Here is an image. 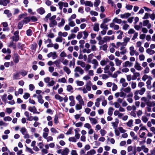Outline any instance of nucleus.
I'll list each match as a JSON object with an SVG mask.
<instances>
[{
    "mask_svg": "<svg viewBox=\"0 0 155 155\" xmlns=\"http://www.w3.org/2000/svg\"><path fill=\"white\" fill-rule=\"evenodd\" d=\"M114 63L110 61L109 64L107 65L104 68V73H107L109 75H111L112 72L115 70V68L114 67Z\"/></svg>",
    "mask_w": 155,
    "mask_h": 155,
    "instance_id": "1",
    "label": "nucleus"
},
{
    "mask_svg": "<svg viewBox=\"0 0 155 155\" xmlns=\"http://www.w3.org/2000/svg\"><path fill=\"white\" fill-rule=\"evenodd\" d=\"M75 73L74 76L75 77H79L80 75L83 74L84 73V70L80 67H76L74 69Z\"/></svg>",
    "mask_w": 155,
    "mask_h": 155,
    "instance_id": "2",
    "label": "nucleus"
},
{
    "mask_svg": "<svg viewBox=\"0 0 155 155\" xmlns=\"http://www.w3.org/2000/svg\"><path fill=\"white\" fill-rule=\"evenodd\" d=\"M92 83L90 81H87L85 85V87H83L82 91L84 94H86L87 93V91H90L91 90V86Z\"/></svg>",
    "mask_w": 155,
    "mask_h": 155,
    "instance_id": "3",
    "label": "nucleus"
},
{
    "mask_svg": "<svg viewBox=\"0 0 155 155\" xmlns=\"http://www.w3.org/2000/svg\"><path fill=\"white\" fill-rule=\"evenodd\" d=\"M146 91V89L144 87L142 88L140 90H137L135 91L136 94H139L140 95H142Z\"/></svg>",
    "mask_w": 155,
    "mask_h": 155,
    "instance_id": "4",
    "label": "nucleus"
},
{
    "mask_svg": "<svg viewBox=\"0 0 155 155\" xmlns=\"http://www.w3.org/2000/svg\"><path fill=\"white\" fill-rule=\"evenodd\" d=\"M47 56L49 58L52 57L53 59H55L57 57L56 52H51L47 54Z\"/></svg>",
    "mask_w": 155,
    "mask_h": 155,
    "instance_id": "5",
    "label": "nucleus"
},
{
    "mask_svg": "<svg viewBox=\"0 0 155 155\" xmlns=\"http://www.w3.org/2000/svg\"><path fill=\"white\" fill-rule=\"evenodd\" d=\"M125 81L126 80L124 78H121L120 80V83L122 84V86L124 87H127L128 85V83Z\"/></svg>",
    "mask_w": 155,
    "mask_h": 155,
    "instance_id": "6",
    "label": "nucleus"
},
{
    "mask_svg": "<svg viewBox=\"0 0 155 155\" xmlns=\"http://www.w3.org/2000/svg\"><path fill=\"white\" fill-rule=\"evenodd\" d=\"M20 73L18 72H16L14 73L13 76V80H18L20 79Z\"/></svg>",
    "mask_w": 155,
    "mask_h": 155,
    "instance_id": "7",
    "label": "nucleus"
},
{
    "mask_svg": "<svg viewBox=\"0 0 155 155\" xmlns=\"http://www.w3.org/2000/svg\"><path fill=\"white\" fill-rule=\"evenodd\" d=\"M10 1L9 0H0V5L4 6H7V4Z\"/></svg>",
    "mask_w": 155,
    "mask_h": 155,
    "instance_id": "8",
    "label": "nucleus"
},
{
    "mask_svg": "<svg viewBox=\"0 0 155 155\" xmlns=\"http://www.w3.org/2000/svg\"><path fill=\"white\" fill-rule=\"evenodd\" d=\"M133 65V63L130 62L129 61H127L123 65V67H130L132 66Z\"/></svg>",
    "mask_w": 155,
    "mask_h": 155,
    "instance_id": "9",
    "label": "nucleus"
},
{
    "mask_svg": "<svg viewBox=\"0 0 155 155\" xmlns=\"http://www.w3.org/2000/svg\"><path fill=\"white\" fill-rule=\"evenodd\" d=\"M134 68L136 70L138 71H140L142 69V68L140 66V64L137 61L135 62Z\"/></svg>",
    "mask_w": 155,
    "mask_h": 155,
    "instance_id": "10",
    "label": "nucleus"
},
{
    "mask_svg": "<svg viewBox=\"0 0 155 155\" xmlns=\"http://www.w3.org/2000/svg\"><path fill=\"white\" fill-rule=\"evenodd\" d=\"M57 25V22L55 20L50 21L49 26L51 28H53L54 26H56Z\"/></svg>",
    "mask_w": 155,
    "mask_h": 155,
    "instance_id": "11",
    "label": "nucleus"
},
{
    "mask_svg": "<svg viewBox=\"0 0 155 155\" xmlns=\"http://www.w3.org/2000/svg\"><path fill=\"white\" fill-rule=\"evenodd\" d=\"M131 15V14L129 13H125L124 14L120 15V18H127Z\"/></svg>",
    "mask_w": 155,
    "mask_h": 155,
    "instance_id": "12",
    "label": "nucleus"
},
{
    "mask_svg": "<svg viewBox=\"0 0 155 155\" xmlns=\"http://www.w3.org/2000/svg\"><path fill=\"white\" fill-rule=\"evenodd\" d=\"M19 56L18 54H15L14 55V57L13 58V59L14 62L17 63L19 62V60L18 58Z\"/></svg>",
    "mask_w": 155,
    "mask_h": 155,
    "instance_id": "13",
    "label": "nucleus"
},
{
    "mask_svg": "<svg viewBox=\"0 0 155 155\" xmlns=\"http://www.w3.org/2000/svg\"><path fill=\"white\" fill-rule=\"evenodd\" d=\"M93 30L94 31L98 32L99 30V25L98 23H95L94 24L93 27Z\"/></svg>",
    "mask_w": 155,
    "mask_h": 155,
    "instance_id": "14",
    "label": "nucleus"
},
{
    "mask_svg": "<svg viewBox=\"0 0 155 155\" xmlns=\"http://www.w3.org/2000/svg\"><path fill=\"white\" fill-rule=\"evenodd\" d=\"M28 110L31 112H33L34 113H36L37 111L36 108L35 106L33 107H29L28 108Z\"/></svg>",
    "mask_w": 155,
    "mask_h": 155,
    "instance_id": "15",
    "label": "nucleus"
},
{
    "mask_svg": "<svg viewBox=\"0 0 155 155\" xmlns=\"http://www.w3.org/2000/svg\"><path fill=\"white\" fill-rule=\"evenodd\" d=\"M89 119L92 124H95L97 123V121L95 118L90 117Z\"/></svg>",
    "mask_w": 155,
    "mask_h": 155,
    "instance_id": "16",
    "label": "nucleus"
},
{
    "mask_svg": "<svg viewBox=\"0 0 155 155\" xmlns=\"http://www.w3.org/2000/svg\"><path fill=\"white\" fill-rule=\"evenodd\" d=\"M37 98L38 99V101L39 103L41 104H42L44 103V100L42 99V97L41 95H38Z\"/></svg>",
    "mask_w": 155,
    "mask_h": 155,
    "instance_id": "17",
    "label": "nucleus"
},
{
    "mask_svg": "<svg viewBox=\"0 0 155 155\" xmlns=\"http://www.w3.org/2000/svg\"><path fill=\"white\" fill-rule=\"evenodd\" d=\"M69 150L68 148H65L61 152V154L62 155H67L69 153Z\"/></svg>",
    "mask_w": 155,
    "mask_h": 155,
    "instance_id": "18",
    "label": "nucleus"
},
{
    "mask_svg": "<svg viewBox=\"0 0 155 155\" xmlns=\"http://www.w3.org/2000/svg\"><path fill=\"white\" fill-rule=\"evenodd\" d=\"M37 12L38 13H39L41 15H42L44 14L45 11L44 9L42 7L40 8L37 10Z\"/></svg>",
    "mask_w": 155,
    "mask_h": 155,
    "instance_id": "19",
    "label": "nucleus"
},
{
    "mask_svg": "<svg viewBox=\"0 0 155 155\" xmlns=\"http://www.w3.org/2000/svg\"><path fill=\"white\" fill-rule=\"evenodd\" d=\"M68 21H69V23H68V25H69L71 27H73L75 26V23L70 19L68 18Z\"/></svg>",
    "mask_w": 155,
    "mask_h": 155,
    "instance_id": "20",
    "label": "nucleus"
},
{
    "mask_svg": "<svg viewBox=\"0 0 155 155\" xmlns=\"http://www.w3.org/2000/svg\"><path fill=\"white\" fill-rule=\"evenodd\" d=\"M65 23V20L64 18H62L61 19V21L58 23V26L59 27H61L63 26Z\"/></svg>",
    "mask_w": 155,
    "mask_h": 155,
    "instance_id": "21",
    "label": "nucleus"
},
{
    "mask_svg": "<svg viewBox=\"0 0 155 155\" xmlns=\"http://www.w3.org/2000/svg\"><path fill=\"white\" fill-rule=\"evenodd\" d=\"M55 98L59 100L60 102H61L63 101V98L62 97H61L59 95L57 94L55 95Z\"/></svg>",
    "mask_w": 155,
    "mask_h": 155,
    "instance_id": "22",
    "label": "nucleus"
},
{
    "mask_svg": "<svg viewBox=\"0 0 155 155\" xmlns=\"http://www.w3.org/2000/svg\"><path fill=\"white\" fill-rule=\"evenodd\" d=\"M30 21V18L29 17H27L25 18L23 20L22 22L24 24H26L29 22Z\"/></svg>",
    "mask_w": 155,
    "mask_h": 155,
    "instance_id": "23",
    "label": "nucleus"
},
{
    "mask_svg": "<svg viewBox=\"0 0 155 155\" xmlns=\"http://www.w3.org/2000/svg\"><path fill=\"white\" fill-rule=\"evenodd\" d=\"M114 61L116 63V65L117 66H120L122 62L121 60H119L117 58H115Z\"/></svg>",
    "mask_w": 155,
    "mask_h": 155,
    "instance_id": "24",
    "label": "nucleus"
},
{
    "mask_svg": "<svg viewBox=\"0 0 155 155\" xmlns=\"http://www.w3.org/2000/svg\"><path fill=\"white\" fill-rule=\"evenodd\" d=\"M114 109L112 107H110L108 109V114L110 116L112 115Z\"/></svg>",
    "mask_w": 155,
    "mask_h": 155,
    "instance_id": "25",
    "label": "nucleus"
},
{
    "mask_svg": "<svg viewBox=\"0 0 155 155\" xmlns=\"http://www.w3.org/2000/svg\"><path fill=\"white\" fill-rule=\"evenodd\" d=\"M146 52L150 55H152L155 53V51L150 48H148L146 50Z\"/></svg>",
    "mask_w": 155,
    "mask_h": 155,
    "instance_id": "26",
    "label": "nucleus"
},
{
    "mask_svg": "<svg viewBox=\"0 0 155 155\" xmlns=\"http://www.w3.org/2000/svg\"><path fill=\"white\" fill-rule=\"evenodd\" d=\"M86 6H88L90 7H93V3L91 1H86V4L85 5Z\"/></svg>",
    "mask_w": 155,
    "mask_h": 155,
    "instance_id": "27",
    "label": "nucleus"
},
{
    "mask_svg": "<svg viewBox=\"0 0 155 155\" xmlns=\"http://www.w3.org/2000/svg\"><path fill=\"white\" fill-rule=\"evenodd\" d=\"M113 22L117 23L118 24H120L122 22V20L120 19H118L117 18H115L113 20Z\"/></svg>",
    "mask_w": 155,
    "mask_h": 155,
    "instance_id": "28",
    "label": "nucleus"
},
{
    "mask_svg": "<svg viewBox=\"0 0 155 155\" xmlns=\"http://www.w3.org/2000/svg\"><path fill=\"white\" fill-rule=\"evenodd\" d=\"M96 153L95 150L94 149H92L88 151L87 153L88 155H92Z\"/></svg>",
    "mask_w": 155,
    "mask_h": 155,
    "instance_id": "29",
    "label": "nucleus"
},
{
    "mask_svg": "<svg viewBox=\"0 0 155 155\" xmlns=\"http://www.w3.org/2000/svg\"><path fill=\"white\" fill-rule=\"evenodd\" d=\"M20 132L23 135L27 133V130L25 127H22L21 129Z\"/></svg>",
    "mask_w": 155,
    "mask_h": 155,
    "instance_id": "30",
    "label": "nucleus"
},
{
    "mask_svg": "<svg viewBox=\"0 0 155 155\" xmlns=\"http://www.w3.org/2000/svg\"><path fill=\"white\" fill-rule=\"evenodd\" d=\"M79 31V29L77 27H74V28L71 30V32L72 33H76Z\"/></svg>",
    "mask_w": 155,
    "mask_h": 155,
    "instance_id": "31",
    "label": "nucleus"
},
{
    "mask_svg": "<svg viewBox=\"0 0 155 155\" xmlns=\"http://www.w3.org/2000/svg\"><path fill=\"white\" fill-rule=\"evenodd\" d=\"M28 72V71L24 70H22L21 71L20 73L23 77H24L27 74Z\"/></svg>",
    "mask_w": 155,
    "mask_h": 155,
    "instance_id": "32",
    "label": "nucleus"
},
{
    "mask_svg": "<svg viewBox=\"0 0 155 155\" xmlns=\"http://www.w3.org/2000/svg\"><path fill=\"white\" fill-rule=\"evenodd\" d=\"M83 33L84 35V36L83 37V39H86L88 36V32L86 31H83Z\"/></svg>",
    "mask_w": 155,
    "mask_h": 155,
    "instance_id": "33",
    "label": "nucleus"
},
{
    "mask_svg": "<svg viewBox=\"0 0 155 155\" xmlns=\"http://www.w3.org/2000/svg\"><path fill=\"white\" fill-rule=\"evenodd\" d=\"M101 3V1L100 0H95L94 4V5L95 7H97Z\"/></svg>",
    "mask_w": 155,
    "mask_h": 155,
    "instance_id": "34",
    "label": "nucleus"
},
{
    "mask_svg": "<svg viewBox=\"0 0 155 155\" xmlns=\"http://www.w3.org/2000/svg\"><path fill=\"white\" fill-rule=\"evenodd\" d=\"M8 47H12L14 49H15L16 47V44L14 43L13 42H11L9 45Z\"/></svg>",
    "mask_w": 155,
    "mask_h": 155,
    "instance_id": "35",
    "label": "nucleus"
},
{
    "mask_svg": "<svg viewBox=\"0 0 155 155\" xmlns=\"http://www.w3.org/2000/svg\"><path fill=\"white\" fill-rule=\"evenodd\" d=\"M24 23L22 21H20L18 22V28L19 29H21L23 27Z\"/></svg>",
    "mask_w": 155,
    "mask_h": 155,
    "instance_id": "36",
    "label": "nucleus"
},
{
    "mask_svg": "<svg viewBox=\"0 0 155 155\" xmlns=\"http://www.w3.org/2000/svg\"><path fill=\"white\" fill-rule=\"evenodd\" d=\"M147 105L149 107L155 106V103L153 102H149L147 103Z\"/></svg>",
    "mask_w": 155,
    "mask_h": 155,
    "instance_id": "37",
    "label": "nucleus"
},
{
    "mask_svg": "<svg viewBox=\"0 0 155 155\" xmlns=\"http://www.w3.org/2000/svg\"><path fill=\"white\" fill-rule=\"evenodd\" d=\"M78 64L80 65L82 68H85L86 66L85 63L82 61H78Z\"/></svg>",
    "mask_w": 155,
    "mask_h": 155,
    "instance_id": "38",
    "label": "nucleus"
},
{
    "mask_svg": "<svg viewBox=\"0 0 155 155\" xmlns=\"http://www.w3.org/2000/svg\"><path fill=\"white\" fill-rule=\"evenodd\" d=\"M7 95L6 94H5L1 96L2 100L5 102L7 101Z\"/></svg>",
    "mask_w": 155,
    "mask_h": 155,
    "instance_id": "39",
    "label": "nucleus"
},
{
    "mask_svg": "<svg viewBox=\"0 0 155 155\" xmlns=\"http://www.w3.org/2000/svg\"><path fill=\"white\" fill-rule=\"evenodd\" d=\"M109 61L108 59H107V61L105 60L101 61L100 62V64L102 66H104L106 65L107 63V62Z\"/></svg>",
    "mask_w": 155,
    "mask_h": 155,
    "instance_id": "40",
    "label": "nucleus"
},
{
    "mask_svg": "<svg viewBox=\"0 0 155 155\" xmlns=\"http://www.w3.org/2000/svg\"><path fill=\"white\" fill-rule=\"evenodd\" d=\"M83 32L80 31L78 32L77 36V38L78 39H80L82 37Z\"/></svg>",
    "mask_w": 155,
    "mask_h": 155,
    "instance_id": "41",
    "label": "nucleus"
},
{
    "mask_svg": "<svg viewBox=\"0 0 155 155\" xmlns=\"http://www.w3.org/2000/svg\"><path fill=\"white\" fill-rule=\"evenodd\" d=\"M63 69L64 71H65L68 74H69L71 73V71L70 69L66 66L64 67Z\"/></svg>",
    "mask_w": 155,
    "mask_h": 155,
    "instance_id": "42",
    "label": "nucleus"
},
{
    "mask_svg": "<svg viewBox=\"0 0 155 155\" xmlns=\"http://www.w3.org/2000/svg\"><path fill=\"white\" fill-rule=\"evenodd\" d=\"M59 82L65 83L66 82V80L65 78H59L58 81Z\"/></svg>",
    "mask_w": 155,
    "mask_h": 155,
    "instance_id": "43",
    "label": "nucleus"
},
{
    "mask_svg": "<svg viewBox=\"0 0 155 155\" xmlns=\"http://www.w3.org/2000/svg\"><path fill=\"white\" fill-rule=\"evenodd\" d=\"M12 38L13 41H17L19 40V35H15L14 36H13Z\"/></svg>",
    "mask_w": 155,
    "mask_h": 155,
    "instance_id": "44",
    "label": "nucleus"
},
{
    "mask_svg": "<svg viewBox=\"0 0 155 155\" xmlns=\"http://www.w3.org/2000/svg\"><path fill=\"white\" fill-rule=\"evenodd\" d=\"M68 140L70 142H76L77 140L74 137H70L68 139Z\"/></svg>",
    "mask_w": 155,
    "mask_h": 155,
    "instance_id": "45",
    "label": "nucleus"
},
{
    "mask_svg": "<svg viewBox=\"0 0 155 155\" xmlns=\"http://www.w3.org/2000/svg\"><path fill=\"white\" fill-rule=\"evenodd\" d=\"M131 88L129 87H127L123 89V91L126 93H129L131 91Z\"/></svg>",
    "mask_w": 155,
    "mask_h": 155,
    "instance_id": "46",
    "label": "nucleus"
},
{
    "mask_svg": "<svg viewBox=\"0 0 155 155\" xmlns=\"http://www.w3.org/2000/svg\"><path fill=\"white\" fill-rule=\"evenodd\" d=\"M55 83V82L54 81L51 80L50 81H49L47 85L48 86H52L54 85Z\"/></svg>",
    "mask_w": 155,
    "mask_h": 155,
    "instance_id": "47",
    "label": "nucleus"
},
{
    "mask_svg": "<svg viewBox=\"0 0 155 155\" xmlns=\"http://www.w3.org/2000/svg\"><path fill=\"white\" fill-rule=\"evenodd\" d=\"M90 14L91 15L95 16H97L98 15L97 12L93 11H91L90 12Z\"/></svg>",
    "mask_w": 155,
    "mask_h": 155,
    "instance_id": "48",
    "label": "nucleus"
},
{
    "mask_svg": "<svg viewBox=\"0 0 155 155\" xmlns=\"http://www.w3.org/2000/svg\"><path fill=\"white\" fill-rule=\"evenodd\" d=\"M76 37V35L73 34H71L68 37V40H70L72 38H74Z\"/></svg>",
    "mask_w": 155,
    "mask_h": 155,
    "instance_id": "49",
    "label": "nucleus"
},
{
    "mask_svg": "<svg viewBox=\"0 0 155 155\" xmlns=\"http://www.w3.org/2000/svg\"><path fill=\"white\" fill-rule=\"evenodd\" d=\"M61 62L65 65H67L68 64V61L67 59H62L61 61Z\"/></svg>",
    "mask_w": 155,
    "mask_h": 155,
    "instance_id": "50",
    "label": "nucleus"
},
{
    "mask_svg": "<svg viewBox=\"0 0 155 155\" xmlns=\"http://www.w3.org/2000/svg\"><path fill=\"white\" fill-rule=\"evenodd\" d=\"M82 107V105L80 104H77L76 105V109L77 110H81Z\"/></svg>",
    "mask_w": 155,
    "mask_h": 155,
    "instance_id": "51",
    "label": "nucleus"
},
{
    "mask_svg": "<svg viewBox=\"0 0 155 155\" xmlns=\"http://www.w3.org/2000/svg\"><path fill=\"white\" fill-rule=\"evenodd\" d=\"M54 63L55 64L57 67H59V65L61 64L60 60H56L54 62Z\"/></svg>",
    "mask_w": 155,
    "mask_h": 155,
    "instance_id": "52",
    "label": "nucleus"
},
{
    "mask_svg": "<svg viewBox=\"0 0 155 155\" xmlns=\"http://www.w3.org/2000/svg\"><path fill=\"white\" fill-rule=\"evenodd\" d=\"M73 89V87L71 85H69L67 86V90L68 92H71Z\"/></svg>",
    "mask_w": 155,
    "mask_h": 155,
    "instance_id": "53",
    "label": "nucleus"
},
{
    "mask_svg": "<svg viewBox=\"0 0 155 155\" xmlns=\"http://www.w3.org/2000/svg\"><path fill=\"white\" fill-rule=\"evenodd\" d=\"M32 34V31L30 29H29L26 31V34L28 36H30Z\"/></svg>",
    "mask_w": 155,
    "mask_h": 155,
    "instance_id": "54",
    "label": "nucleus"
},
{
    "mask_svg": "<svg viewBox=\"0 0 155 155\" xmlns=\"http://www.w3.org/2000/svg\"><path fill=\"white\" fill-rule=\"evenodd\" d=\"M100 134L102 136H104L106 134L107 132L105 130L101 129L100 131Z\"/></svg>",
    "mask_w": 155,
    "mask_h": 155,
    "instance_id": "55",
    "label": "nucleus"
},
{
    "mask_svg": "<svg viewBox=\"0 0 155 155\" xmlns=\"http://www.w3.org/2000/svg\"><path fill=\"white\" fill-rule=\"evenodd\" d=\"M84 127L89 129L91 128V125L88 123H87L84 124Z\"/></svg>",
    "mask_w": 155,
    "mask_h": 155,
    "instance_id": "56",
    "label": "nucleus"
},
{
    "mask_svg": "<svg viewBox=\"0 0 155 155\" xmlns=\"http://www.w3.org/2000/svg\"><path fill=\"white\" fill-rule=\"evenodd\" d=\"M110 39L111 37L108 36H106L103 38V39L104 40V41L105 42H106L107 41H109L110 40Z\"/></svg>",
    "mask_w": 155,
    "mask_h": 155,
    "instance_id": "57",
    "label": "nucleus"
},
{
    "mask_svg": "<svg viewBox=\"0 0 155 155\" xmlns=\"http://www.w3.org/2000/svg\"><path fill=\"white\" fill-rule=\"evenodd\" d=\"M75 58H73V61H71L70 63V67H71L72 66H73V67L75 65Z\"/></svg>",
    "mask_w": 155,
    "mask_h": 155,
    "instance_id": "58",
    "label": "nucleus"
},
{
    "mask_svg": "<svg viewBox=\"0 0 155 155\" xmlns=\"http://www.w3.org/2000/svg\"><path fill=\"white\" fill-rule=\"evenodd\" d=\"M30 94L28 93H26L23 96V98L25 99H27L30 97Z\"/></svg>",
    "mask_w": 155,
    "mask_h": 155,
    "instance_id": "59",
    "label": "nucleus"
},
{
    "mask_svg": "<svg viewBox=\"0 0 155 155\" xmlns=\"http://www.w3.org/2000/svg\"><path fill=\"white\" fill-rule=\"evenodd\" d=\"M142 120L144 123H146L148 121V119L146 116H143L142 117Z\"/></svg>",
    "mask_w": 155,
    "mask_h": 155,
    "instance_id": "60",
    "label": "nucleus"
},
{
    "mask_svg": "<svg viewBox=\"0 0 155 155\" xmlns=\"http://www.w3.org/2000/svg\"><path fill=\"white\" fill-rule=\"evenodd\" d=\"M62 39L61 37H59L56 39L55 41L57 42H61L62 41Z\"/></svg>",
    "mask_w": 155,
    "mask_h": 155,
    "instance_id": "61",
    "label": "nucleus"
},
{
    "mask_svg": "<svg viewBox=\"0 0 155 155\" xmlns=\"http://www.w3.org/2000/svg\"><path fill=\"white\" fill-rule=\"evenodd\" d=\"M100 48H102V49L104 51H106L107 50V44H105L104 45L101 46L100 47Z\"/></svg>",
    "mask_w": 155,
    "mask_h": 155,
    "instance_id": "62",
    "label": "nucleus"
},
{
    "mask_svg": "<svg viewBox=\"0 0 155 155\" xmlns=\"http://www.w3.org/2000/svg\"><path fill=\"white\" fill-rule=\"evenodd\" d=\"M76 83L79 86H82L84 85V83L82 81H76Z\"/></svg>",
    "mask_w": 155,
    "mask_h": 155,
    "instance_id": "63",
    "label": "nucleus"
},
{
    "mask_svg": "<svg viewBox=\"0 0 155 155\" xmlns=\"http://www.w3.org/2000/svg\"><path fill=\"white\" fill-rule=\"evenodd\" d=\"M91 65L89 64H87L85 67L84 70L86 71H87L91 68Z\"/></svg>",
    "mask_w": 155,
    "mask_h": 155,
    "instance_id": "64",
    "label": "nucleus"
}]
</instances>
